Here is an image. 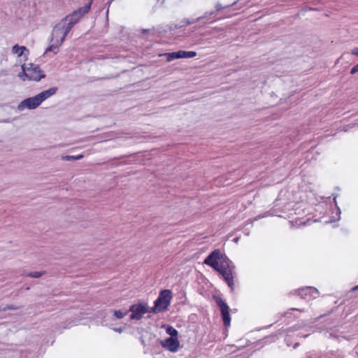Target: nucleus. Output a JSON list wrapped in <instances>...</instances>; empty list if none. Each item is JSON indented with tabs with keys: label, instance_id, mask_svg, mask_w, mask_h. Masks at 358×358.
I'll list each match as a JSON object with an SVG mask.
<instances>
[{
	"label": "nucleus",
	"instance_id": "f257e3e1",
	"mask_svg": "<svg viewBox=\"0 0 358 358\" xmlns=\"http://www.w3.org/2000/svg\"><path fill=\"white\" fill-rule=\"evenodd\" d=\"M203 263L218 271L231 289H234L235 266L224 253L219 250H215L207 256Z\"/></svg>",
	"mask_w": 358,
	"mask_h": 358
},
{
	"label": "nucleus",
	"instance_id": "f03ea898",
	"mask_svg": "<svg viewBox=\"0 0 358 358\" xmlns=\"http://www.w3.org/2000/svg\"><path fill=\"white\" fill-rule=\"evenodd\" d=\"M69 27L62 20L54 27L51 35V42H52V44L46 49L45 52H53L55 55L58 52L59 46L62 45L66 36L71 31Z\"/></svg>",
	"mask_w": 358,
	"mask_h": 358
},
{
	"label": "nucleus",
	"instance_id": "7ed1b4c3",
	"mask_svg": "<svg viewBox=\"0 0 358 358\" xmlns=\"http://www.w3.org/2000/svg\"><path fill=\"white\" fill-rule=\"evenodd\" d=\"M172 299V292L169 289L160 292L159 296L155 301V306L150 309V313H158L167 310Z\"/></svg>",
	"mask_w": 358,
	"mask_h": 358
},
{
	"label": "nucleus",
	"instance_id": "20e7f679",
	"mask_svg": "<svg viewBox=\"0 0 358 358\" xmlns=\"http://www.w3.org/2000/svg\"><path fill=\"white\" fill-rule=\"evenodd\" d=\"M91 2H89L83 7L78 8L73 11L69 15H66L62 20L65 21L67 26H70L69 28L71 29L72 27L80 20V19L86 13L89 12L91 8Z\"/></svg>",
	"mask_w": 358,
	"mask_h": 358
},
{
	"label": "nucleus",
	"instance_id": "39448f33",
	"mask_svg": "<svg viewBox=\"0 0 358 358\" xmlns=\"http://www.w3.org/2000/svg\"><path fill=\"white\" fill-rule=\"evenodd\" d=\"M319 291L314 287H306L294 291L296 298L299 297L306 301L316 299L319 296Z\"/></svg>",
	"mask_w": 358,
	"mask_h": 358
},
{
	"label": "nucleus",
	"instance_id": "423d86ee",
	"mask_svg": "<svg viewBox=\"0 0 358 358\" xmlns=\"http://www.w3.org/2000/svg\"><path fill=\"white\" fill-rule=\"evenodd\" d=\"M150 310L146 303L133 304L128 310L129 312H131L130 319L136 320H141L143 315L146 313H150Z\"/></svg>",
	"mask_w": 358,
	"mask_h": 358
},
{
	"label": "nucleus",
	"instance_id": "0eeeda50",
	"mask_svg": "<svg viewBox=\"0 0 358 358\" xmlns=\"http://www.w3.org/2000/svg\"><path fill=\"white\" fill-rule=\"evenodd\" d=\"M214 299L220 310L224 325L225 327H229L231 322V317L229 315V308L228 305L220 296H214Z\"/></svg>",
	"mask_w": 358,
	"mask_h": 358
},
{
	"label": "nucleus",
	"instance_id": "6e6552de",
	"mask_svg": "<svg viewBox=\"0 0 358 358\" xmlns=\"http://www.w3.org/2000/svg\"><path fill=\"white\" fill-rule=\"evenodd\" d=\"M28 67L27 79L34 81H40L45 77V74L41 70L37 64H29Z\"/></svg>",
	"mask_w": 358,
	"mask_h": 358
},
{
	"label": "nucleus",
	"instance_id": "1a4fd4ad",
	"mask_svg": "<svg viewBox=\"0 0 358 358\" xmlns=\"http://www.w3.org/2000/svg\"><path fill=\"white\" fill-rule=\"evenodd\" d=\"M41 103V101L36 94L34 96L29 97L22 101L17 106V110L22 111L24 108L34 109L37 108Z\"/></svg>",
	"mask_w": 358,
	"mask_h": 358
},
{
	"label": "nucleus",
	"instance_id": "9d476101",
	"mask_svg": "<svg viewBox=\"0 0 358 358\" xmlns=\"http://www.w3.org/2000/svg\"><path fill=\"white\" fill-rule=\"evenodd\" d=\"M162 346L170 352H177L180 347V342L177 338L169 337L160 341Z\"/></svg>",
	"mask_w": 358,
	"mask_h": 358
},
{
	"label": "nucleus",
	"instance_id": "9b49d317",
	"mask_svg": "<svg viewBox=\"0 0 358 358\" xmlns=\"http://www.w3.org/2000/svg\"><path fill=\"white\" fill-rule=\"evenodd\" d=\"M57 90L58 89L56 87H50L46 90L41 92V93L38 94L37 95L42 103L43 101H45L48 98L54 95L57 92Z\"/></svg>",
	"mask_w": 358,
	"mask_h": 358
},
{
	"label": "nucleus",
	"instance_id": "f8f14e48",
	"mask_svg": "<svg viewBox=\"0 0 358 358\" xmlns=\"http://www.w3.org/2000/svg\"><path fill=\"white\" fill-rule=\"evenodd\" d=\"M166 29H163L162 27H157V28H152V29H141V33L145 34L146 33H149L152 35H155L157 33L158 34H162V33H164L166 32Z\"/></svg>",
	"mask_w": 358,
	"mask_h": 358
},
{
	"label": "nucleus",
	"instance_id": "ddd939ff",
	"mask_svg": "<svg viewBox=\"0 0 358 358\" xmlns=\"http://www.w3.org/2000/svg\"><path fill=\"white\" fill-rule=\"evenodd\" d=\"M334 201L335 206H336V212H335V215L331 216V219L329 221L330 222H334L338 221L341 219V210L337 206L336 196L334 197Z\"/></svg>",
	"mask_w": 358,
	"mask_h": 358
},
{
	"label": "nucleus",
	"instance_id": "4468645a",
	"mask_svg": "<svg viewBox=\"0 0 358 358\" xmlns=\"http://www.w3.org/2000/svg\"><path fill=\"white\" fill-rule=\"evenodd\" d=\"M190 24H192L191 21H189V20H185L184 21L180 22V23L178 24H171L169 25V29L170 30H174V29H179V28H181L182 27L187 26V25Z\"/></svg>",
	"mask_w": 358,
	"mask_h": 358
},
{
	"label": "nucleus",
	"instance_id": "2eb2a0df",
	"mask_svg": "<svg viewBox=\"0 0 358 358\" xmlns=\"http://www.w3.org/2000/svg\"><path fill=\"white\" fill-rule=\"evenodd\" d=\"M27 48L25 46H19L18 45H15L13 47L12 51L14 54H17L18 57H21L23 55L24 50H26Z\"/></svg>",
	"mask_w": 358,
	"mask_h": 358
},
{
	"label": "nucleus",
	"instance_id": "dca6fc26",
	"mask_svg": "<svg viewBox=\"0 0 358 358\" xmlns=\"http://www.w3.org/2000/svg\"><path fill=\"white\" fill-rule=\"evenodd\" d=\"M181 55H180V50L178 52H173L166 54V59L168 62H171L175 59H180Z\"/></svg>",
	"mask_w": 358,
	"mask_h": 358
},
{
	"label": "nucleus",
	"instance_id": "f3484780",
	"mask_svg": "<svg viewBox=\"0 0 358 358\" xmlns=\"http://www.w3.org/2000/svg\"><path fill=\"white\" fill-rule=\"evenodd\" d=\"M305 203H301L299 204V206L294 208L295 214L299 216L305 215Z\"/></svg>",
	"mask_w": 358,
	"mask_h": 358
},
{
	"label": "nucleus",
	"instance_id": "a211bd4d",
	"mask_svg": "<svg viewBox=\"0 0 358 358\" xmlns=\"http://www.w3.org/2000/svg\"><path fill=\"white\" fill-rule=\"evenodd\" d=\"M181 58H192L196 55V52L194 51L180 50Z\"/></svg>",
	"mask_w": 358,
	"mask_h": 358
},
{
	"label": "nucleus",
	"instance_id": "6ab92c4d",
	"mask_svg": "<svg viewBox=\"0 0 358 358\" xmlns=\"http://www.w3.org/2000/svg\"><path fill=\"white\" fill-rule=\"evenodd\" d=\"M83 157V155H64L62 157V159L64 161H72V160H78Z\"/></svg>",
	"mask_w": 358,
	"mask_h": 358
},
{
	"label": "nucleus",
	"instance_id": "aec40b11",
	"mask_svg": "<svg viewBox=\"0 0 358 358\" xmlns=\"http://www.w3.org/2000/svg\"><path fill=\"white\" fill-rule=\"evenodd\" d=\"M128 313H129L128 310L126 311V312H123L121 310H114L113 311V315H114V317H115L117 319H122L125 315H127Z\"/></svg>",
	"mask_w": 358,
	"mask_h": 358
},
{
	"label": "nucleus",
	"instance_id": "412c9836",
	"mask_svg": "<svg viewBox=\"0 0 358 358\" xmlns=\"http://www.w3.org/2000/svg\"><path fill=\"white\" fill-rule=\"evenodd\" d=\"M215 14V12H210V13H205V14L203 15V16H201V17H199L196 19H194L193 20L191 21L192 24V23H195L196 22H199L202 19H206V18H208V16H210V15H213Z\"/></svg>",
	"mask_w": 358,
	"mask_h": 358
},
{
	"label": "nucleus",
	"instance_id": "4be33fe9",
	"mask_svg": "<svg viewBox=\"0 0 358 358\" xmlns=\"http://www.w3.org/2000/svg\"><path fill=\"white\" fill-rule=\"evenodd\" d=\"M44 272L41 271H34V272H30L27 274V276L34 278H38L43 275Z\"/></svg>",
	"mask_w": 358,
	"mask_h": 358
},
{
	"label": "nucleus",
	"instance_id": "5701e85b",
	"mask_svg": "<svg viewBox=\"0 0 358 358\" xmlns=\"http://www.w3.org/2000/svg\"><path fill=\"white\" fill-rule=\"evenodd\" d=\"M22 72L19 73L18 76L21 78L22 80H25L24 77H26L27 78V73H28V67H25L24 65L22 66Z\"/></svg>",
	"mask_w": 358,
	"mask_h": 358
},
{
	"label": "nucleus",
	"instance_id": "b1692460",
	"mask_svg": "<svg viewBox=\"0 0 358 358\" xmlns=\"http://www.w3.org/2000/svg\"><path fill=\"white\" fill-rule=\"evenodd\" d=\"M167 333L171 336L170 337L177 338L178 336V331L170 327L166 330Z\"/></svg>",
	"mask_w": 358,
	"mask_h": 358
},
{
	"label": "nucleus",
	"instance_id": "393cba45",
	"mask_svg": "<svg viewBox=\"0 0 358 358\" xmlns=\"http://www.w3.org/2000/svg\"><path fill=\"white\" fill-rule=\"evenodd\" d=\"M20 307L19 306H17L15 305H13V304H10V305H6L5 306L3 307V311H7V310H17L19 309Z\"/></svg>",
	"mask_w": 358,
	"mask_h": 358
},
{
	"label": "nucleus",
	"instance_id": "a878e982",
	"mask_svg": "<svg viewBox=\"0 0 358 358\" xmlns=\"http://www.w3.org/2000/svg\"><path fill=\"white\" fill-rule=\"evenodd\" d=\"M357 72H358V64H356L355 66H353L352 69H351V71H350V73L352 74H355Z\"/></svg>",
	"mask_w": 358,
	"mask_h": 358
},
{
	"label": "nucleus",
	"instance_id": "bb28decb",
	"mask_svg": "<svg viewBox=\"0 0 358 358\" xmlns=\"http://www.w3.org/2000/svg\"><path fill=\"white\" fill-rule=\"evenodd\" d=\"M351 53L358 57V47L352 50Z\"/></svg>",
	"mask_w": 358,
	"mask_h": 358
},
{
	"label": "nucleus",
	"instance_id": "cd10ccee",
	"mask_svg": "<svg viewBox=\"0 0 358 358\" xmlns=\"http://www.w3.org/2000/svg\"><path fill=\"white\" fill-rule=\"evenodd\" d=\"M215 8L217 11H219L223 8L222 6L219 3L216 4Z\"/></svg>",
	"mask_w": 358,
	"mask_h": 358
},
{
	"label": "nucleus",
	"instance_id": "c85d7f7f",
	"mask_svg": "<svg viewBox=\"0 0 358 358\" xmlns=\"http://www.w3.org/2000/svg\"><path fill=\"white\" fill-rule=\"evenodd\" d=\"M114 331L115 332H118V333H122L123 331V328H113V329Z\"/></svg>",
	"mask_w": 358,
	"mask_h": 358
},
{
	"label": "nucleus",
	"instance_id": "c756f323",
	"mask_svg": "<svg viewBox=\"0 0 358 358\" xmlns=\"http://www.w3.org/2000/svg\"><path fill=\"white\" fill-rule=\"evenodd\" d=\"M157 1H159L160 0H157ZM165 0H161L160 6H162L164 3Z\"/></svg>",
	"mask_w": 358,
	"mask_h": 358
},
{
	"label": "nucleus",
	"instance_id": "7c9ffc66",
	"mask_svg": "<svg viewBox=\"0 0 358 358\" xmlns=\"http://www.w3.org/2000/svg\"><path fill=\"white\" fill-rule=\"evenodd\" d=\"M295 220H295L296 224L299 225V224H301L302 223L301 222L300 223H298V220H297L298 217H296Z\"/></svg>",
	"mask_w": 358,
	"mask_h": 358
},
{
	"label": "nucleus",
	"instance_id": "2f4dec72",
	"mask_svg": "<svg viewBox=\"0 0 358 358\" xmlns=\"http://www.w3.org/2000/svg\"><path fill=\"white\" fill-rule=\"evenodd\" d=\"M292 311H294V310H297V311H302V310H299V309L294 308H292Z\"/></svg>",
	"mask_w": 358,
	"mask_h": 358
},
{
	"label": "nucleus",
	"instance_id": "473e14b6",
	"mask_svg": "<svg viewBox=\"0 0 358 358\" xmlns=\"http://www.w3.org/2000/svg\"><path fill=\"white\" fill-rule=\"evenodd\" d=\"M357 289H358V285H357V286L354 287L352 289L353 291H355V290H357Z\"/></svg>",
	"mask_w": 358,
	"mask_h": 358
},
{
	"label": "nucleus",
	"instance_id": "72a5a7b5",
	"mask_svg": "<svg viewBox=\"0 0 358 358\" xmlns=\"http://www.w3.org/2000/svg\"><path fill=\"white\" fill-rule=\"evenodd\" d=\"M238 238H234V241H235L236 243H237V242H238Z\"/></svg>",
	"mask_w": 358,
	"mask_h": 358
},
{
	"label": "nucleus",
	"instance_id": "f704fd0d",
	"mask_svg": "<svg viewBox=\"0 0 358 358\" xmlns=\"http://www.w3.org/2000/svg\"><path fill=\"white\" fill-rule=\"evenodd\" d=\"M0 311H3V307L0 306Z\"/></svg>",
	"mask_w": 358,
	"mask_h": 358
},
{
	"label": "nucleus",
	"instance_id": "c9c22d12",
	"mask_svg": "<svg viewBox=\"0 0 358 358\" xmlns=\"http://www.w3.org/2000/svg\"><path fill=\"white\" fill-rule=\"evenodd\" d=\"M357 126H358V124H357Z\"/></svg>",
	"mask_w": 358,
	"mask_h": 358
}]
</instances>
